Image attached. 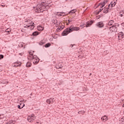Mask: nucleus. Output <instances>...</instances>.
I'll use <instances>...</instances> for the list:
<instances>
[{
  "mask_svg": "<svg viewBox=\"0 0 124 124\" xmlns=\"http://www.w3.org/2000/svg\"><path fill=\"white\" fill-rule=\"evenodd\" d=\"M48 8H49L48 4L46 3V2H43L41 4H37L35 11L38 13H40L44 11L43 9H48Z\"/></svg>",
  "mask_w": 124,
  "mask_h": 124,
  "instance_id": "1",
  "label": "nucleus"
},
{
  "mask_svg": "<svg viewBox=\"0 0 124 124\" xmlns=\"http://www.w3.org/2000/svg\"><path fill=\"white\" fill-rule=\"evenodd\" d=\"M30 56L28 57V60H34L33 63L34 64H37L39 62L40 60L36 55H33V53L31 52H29Z\"/></svg>",
  "mask_w": 124,
  "mask_h": 124,
  "instance_id": "2",
  "label": "nucleus"
},
{
  "mask_svg": "<svg viewBox=\"0 0 124 124\" xmlns=\"http://www.w3.org/2000/svg\"><path fill=\"white\" fill-rule=\"evenodd\" d=\"M120 25L118 23L114 24L113 26L109 28L108 31H109L108 32V33H112V32H117V31H118V27Z\"/></svg>",
  "mask_w": 124,
  "mask_h": 124,
  "instance_id": "3",
  "label": "nucleus"
},
{
  "mask_svg": "<svg viewBox=\"0 0 124 124\" xmlns=\"http://www.w3.org/2000/svg\"><path fill=\"white\" fill-rule=\"evenodd\" d=\"M72 31H73V25H72L70 27L65 29L62 32V35L63 36H64L65 35H67L68 33H70V32H72Z\"/></svg>",
  "mask_w": 124,
  "mask_h": 124,
  "instance_id": "4",
  "label": "nucleus"
},
{
  "mask_svg": "<svg viewBox=\"0 0 124 124\" xmlns=\"http://www.w3.org/2000/svg\"><path fill=\"white\" fill-rule=\"evenodd\" d=\"M95 26L97 28L102 29V28L104 27V23H103V21L99 22L95 24Z\"/></svg>",
  "mask_w": 124,
  "mask_h": 124,
  "instance_id": "5",
  "label": "nucleus"
},
{
  "mask_svg": "<svg viewBox=\"0 0 124 124\" xmlns=\"http://www.w3.org/2000/svg\"><path fill=\"white\" fill-rule=\"evenodd\" d=\"M110 4H108V8H105L103 10V13L107 14L108 12H110Z\"/></svg>",
  "mask_w": 124,
  "mask_h": 124,
  "instance_id": "6",
  "label": "nucleus"
},
{
  "mask_svg": "<svg viewBox=\"0 0 124 124\" xmlns=\"http://www.w3.org/2000/svg\"><path fill=\"white\" fill-rule=\"evenodd\" d=\"M94 22V21L91 20L90 21L87 22L86 23V28H88V27H91V26H92V24H93Z\"/></svg>",
  "mask_w": 124,
  "mask_h": 124,
  "instance_id": "7",
  "label": "nucleus"
},
{
  "mask_svg": "<svg viewBox=\"0 0 124 124\" xmlns=\"http://www.w3.org/2000/svg\"><path fill=\"white\" fill-rule=\"evenodd\" d=\"M34 23L33 22L32 24H31L29 25H26L27 28H30L31 30H33L34 29Z\"/></svg>",
  "mask_w": 124,
  "mask_h": 124,
  "instance_id": "8",
  "label": "nucleus"
},
{
  "mask_svg": "<svg viewBox=\"0 0 124 124\" xmlns=\"http://www.w3.org/2000/svg\"><path fill=\"white\" fill-rule=\"evenodd\" d=\"M46 42H47V41H46V40L44 39V40H41L39 43V45H41V46H42V45H44L45 44H46Z\"/></svg>",
  "mask_w": 124,
  "mask_h": 124,
  "instance_id": "9",
  "label": "nucleus"
},
{
  "mask_svg": "<svg viewBox=\"0 0 124 124\" xmlns=\"http://www.w3.org/2000/svg\"><path fill=\"white\" fill-rule=\"evenodd\" d=\"M101 119L102 120V122H106V121H108V117L106 116V115H105L103 116Z\"/></svg>",
  "mask_w": 124,
  "mask_h": 124,
  "instance_id": "10",
  "label": "nucleus"
},
{
  "mask_svg": "<svg viewBox=\"0 0 124 124\" xmlns=\"http://www.w3.org/2000/svg\"><path fill=\"white\" fill-rule=\"evenodd\" d=\"M52 21L53 23H54V24L56 25V27H59V26H60V23L58 22V20L57 19H53Z\"/></svg>",
  "mask_w": 124,
  "mask_h": 124,
  "instance_id": "11",
  "label": "nucleus"
},
{
  "mask_svg": "<svg viewBox=\"0 0 124 124\" xmlns=\"http://www.w3.org/2000/svg\"><path fill=\"white\" fill-rule=\"evenodd\" d=\"M80 30V27H74V26L73 25V31H78Z\"/></svg>",
  "mask_w": 124,
  "mask_h": 124,
  "instance_id": "12",
  "label": "nucleus"
},
{
  "mask_svg": "<svg viewBox=\"0 0 124 124\" xmlns=\"http://www.w3.org/2000/svg\"><path fill=\"white\" fill-rule=\"evenodd\" d=\"M30 118L31 119V121H32V122H33L34 120H35L36 119L35 116H34V114L31 115V116H30Z\"/></svg>",
  "mask_w": 124,
  "mask_h": 124,
  "instance_id": "13",
  "label": "nucleus"
},
{
  "mask_svg": "<svg viewBox=\"0 0 124 124\" xmlns=\"http://www.w3.org/2000/svg\"><path fill=\"white\" fill-rule=\"evenodd\" d=\"M15 66H21V65H22V63L18 61L15 62Z\"/></svg>",
  "mask_w": 124,
  "mask_h": 124,
  "instance_id": "14",
  "label": "nucleus"
},
{
  "mask_svg": "<svg viewBox=\"0 0 124 124\" xmlns=\"http://www.w3.org/2000/svg\"><path fill=\"white\" fill-rule=\"evenodd\" d=\"M21 105H22V103L20 104V105H18L17 106V108H18V109H22L25 107V104L22 103V107H21Z\"/></svg>",
  "mask_w": 124,
  "mask_h": 124,
  "instance_id": "15",
  "label": "nucleus"
},
{
  "mask_svg": "<svg viewBox=\"0 0 124 124\" xmlns=\"http://www.w3.org/2000/svg\"><path fill=\"white\" fill-rule=\"evenodd\" d=\"M62 66H63L62 65V63H60L56 66V68L57 69H60V68H62Z\"/></svg>",
  "mask_w": 124,
  "mask_h": 124,
  "instance_id": "16",
  "label": "nucleus"
},
{
  "mask_svg": "<svg viewBox=\"0 0 124 124\" xmlns=\"http://www.w3.org/2000/svg\"><path fill=\"white\" fill-rule=\"evenodd\" d=\"M119 16H121V17H123L124 16V11L122 10L120 11L119 13Z\"/></svg>",
  "mask_w": 124,
  "mask_h": 124,
  "instance_id": "17",
  "label": "nucleus"
},
{
  "mask_svg": "<svg viewBox=\"0 0 124 124\" xmlns=\"http://www.w3.org/2000/svg\"><path fill=\"white\" fill-rule=\"evenodd\" d=\"M64 28V26L62 25V26H61L59 27L57 29V31H61V30H63V29Z\"/></svg>",
  "mask_w": 124,
  "mask_h": 124,
  "instance_id": "18",
  "label": "nucleus"
},
{
  "mask_svg": "<svg viewBox=\"0 0 124 124\" xmlns=\"http://www.w3.org/2000/svg\"><path fill=\"white\" fill-rule=\"evenodd\" d=\"M38 31H43V30H44V28H43L42 26H39V27H38Z\"/></svg>",
  "mask_w": 124,
  "mask_h": 124,
  "instance_id": "19",
  "label": "nucleus"
},
{
  "mask_svg": "<svg viewBox=\"0 0 124 124\" xmlns=\"http://www.w3.org/2000/svg\"><path fill=\"white\" fill-rule=\"evenodd\" d=\"M51 46V44L49 43H47L44 46V47H45V48H48V47H50Z\"/></svg>",
  "mask_w": 124,
  "mask_h": 124,
  "instance_id": "20",
  "label": "nucleus"
},
{
  "mask_svg": "<svg viewBox=\"0 0 124 124\" xmlns=\"http://www.w3.org/2000/svg\"><path fill=\"white\" fill-rule=\"evenodd\" d=\"M123 36H124V32H119L118 36V38H120V37H123Z\"/></svg>",
  "mask_w": 124,
  "mask_h": 124,
  "instance_id": "21",
  "label": "nucleus"
},
{
  "mask_svg": "<svg viewBox=\"0 0 124 124\" xmlns=\"http://www.w3.org/2000/svg\"><path fill=\"white\" fill-rule=\"evenodd\" d=\"M116 3H116V1L111 2H110L111 7H113L114 6H115L116 5Z\"/></svg>",
  "mask_w": 124,
  "mask_h": 124,
  "instance_id": "22",
  "label": "nucleus"
},
{
  "mask_svg": "<svg viewBox=\"0 0 124 124\" xmlns=\"http://www.w3.org/2000/svg\"><path fill=\"white\" fill-rule=\"evenodd\" d=\"M113 24H114V20H110L109 21L108 25V26H112Z\"/></svg>",
  "mask_w": 124,
  "mask_h": 124,
  "instance_id": "23",
  "label": "nucleus"
},
{
  "mask_svg": "<svg viewBox=\"0 0 124 124\" xmlns=\"http://www.w3.org/2000/svg\"><path fill=\"white\" fill-rule=\"evenodd\" d=\"M31 23H32V21H31L30 20H28L25 21V24H28V25H30L31 24H32Z\"/></svg>",
  "mask_w": 124,
  "mask_h": 124,
  "instance_id": "24",
  "label": "nucleus"
},
{
  "mask_svg": "<svg viewBox=\"0 0 124 124\" xmlns=\"http://www.w3.org/2000/svg\"><path fill=\"white\" fill-rule=\"evenodd\" d=\"M31 63L30 62H27L26 63V67H31Z\"/></svg>",
  "mask_w": 124,
  "mask_h": 124,
  "instance_id": "25",
  "label": "nucleus"
},
{
  "mask_svg": "<svg viewBox=\"0 0 124 124\" xmlns=\"http://www.w3.org/2000/svg\"><path fill=\"white\" fill-rule=\"evenodd\" d=\"M32 35L33 36H36V35H38V31H35L32 33Z\"/></svg>",
  "mask_w": 124,
  "mask_h": 124,
  "instance_id": "26",
  "label": "nucleus"
},
{
  "mask_svg": "<svg viewBox=\"0 0 124 124\" xmlns=\"http://www.w3.org/2000/svg\"><path fill=\"white\" fill-rule=\"evenodd\" d=\"M76 12V9H74L71 10L69 13V14H73L74 13H75V12Z\"/></svg>",
  "mask_w": 124,
  "mask_h": 124,
  "instance_id": "27",
  "label": "nucleus"
},
{
  "mask_svg": "<svg viewBox=\"0 0 124 124\" xmlns=\"http://www.w3.org/2000/svg\"><path fill=\"white\" fill-rule=\"evenodd\" d=\"M10 31H11V29L10 28H8L4 32V33H5V32H10Z\"/></svg>",
  "mask_w": 124,
  "mask_h": 124,
  "instance_id": "28",
  "label": "nucleus"
},
{
  "mask_svg": "<svg viewBox=\"0 0 124 124\" xmlns=\"http://www.w3.org/2000/svg\"><path fill=\"white\" fill-rule=\"evenodd\" d=\"M27 121L29 122V123H31L32 121H31V119L30 117H28L27 119Z\"/></svg>",
  "mask_w": 124,
  "mask_h": 124,
  "instance_id": "29",
  "label": "nucleus"
},
{
  "mask_svg": "<svg viewBox=\"0 0 124 124\" xmlns=\"http://www.w3.org/2000/svg\"><path fill=\"white\" fill-rule=\"evenodd\" d=\"M46 102H47V103H48V104H50V103H51V100H50V99H47L46 100Z\"/></svg>",
  "mask_w": 124,
  "mask_h": 124,
  "instance_id": "30",
  "label": "nucleus"
},
{
  "mask_svg": "<svg viewBox=\"0 0 124 124\" xmlns=\"http://www.w3.org/2000/svg\"><path fill=\"white\" fill-rule=\"evenodd\" d=\"M84 113H85V111L84 110H81L78 112V114H84Z\"/></svg>",
  "mask_w": 124,
  "mask_h": 124,
  "instance_id": "31",
  "label": "nucleus"
},
{
  "mask_svg": "<svg viewBox=\"0 0 124 124\" xmlns=\"http://www.w3.org/2000/svg\"><path fill=\"white\" fill-rule=\"evenodd\" d=\"M107 2H108V0H104L103 3L105 5V4H106Z\"/></svg>",
  "mask_w": 124,
  "mask_h": 124,
  "instance_id": "32",
  "label": "nucleus"
},
{
  "mask_svg": "<svg viewBox=\"0 0 124 124\" xmlns=\"http://www.w3.org/2000/svg\"><path fill=\"white\" fill-rule=\"evenodd\" d=\"M105 5L104 4H103V3H101V5H100V8H102L103 7H104V6H105Z\"/></svg>",
  "mask_w": 124,
  "mask_h": 124,
  "instance_id": "33",
  "label": "nucleus"
},
{
  "mask_svg": "<svg viewBox=\"0 0 124 124\" xmlns=\"http://www.w3.org/2000/svg\"><path fill=\"white\" fill-rule=\"evenodd\" d=\"M121 122H122V124H124V117L121 118L120 119Z\"/></svg>",
  "mask_w": 124,
  "mask_h": 124,
  "instance_id": "34",
  "label": "nucleus"
},
{
  "mask_svg": "<svg viewBox=\"0 0 124 124\" xmlns=\"http://www.w3.org/2000/svg\"><path fill=\"white\" fill-rule=\"evenodd\" d=\"M1 6H2V7H5V6L7 7V5L3 4V3H1Z\"/></svg>",
  "mask_w": 124,
  "mask_h": 124,
  "instance_id": "35",
  "label": "nucleus"
},
{
  "mask_svg": "<svg viewBox=\"0 0 124 124\" xmlns=\"http://www.w3.org/2000/svg\"><path fill=\"white\" fill-rule=\"evenodd\" d=\"M80 27L83 29V28H85V24H81Z\"/></svg>",
  "mask_w": 124,
  "mask_h": 124,
  "instance_id": "36",
  "label": "nucleus"
},
{
  "mask_svg": "<svg viewBox=\"0 0 124 124\" xmlns=\"http://www.w3.org/2000/svg\"><path fill=\"white\" fill-rule=\"evenodd\" d=\"M68 24L70 23V22H72V19H69L68 20Z\"/></svg>",
  "mask_w": 124,
  "mask_h": 124,
  "instance_id": "37",
  "label": "nucleus"
},
{
  "mask_svg": "<svg viewBox=\"0 0 124 124\" xmlns=\"http://www.w3.org/2000/svg\"><path fill=\"white\" fill-rule=\"evenodd\" d=\"M3 55H0V60H1L2 59H3Z\"/></svg>",
  "mask_w": 124,
  "mask_h": 124,
  "instance_id": "38",
  "label": "nucleus"
},
{
  "mask_svg": "<svg viewBox=\"0 0 124 124\" xmlns=\"http://www.w3.org/2000/svg\"><path fill=\"white\" fill-rule=\"evenodd\" d=\"M50 99L51 102H54V98H51Z\"/></svg>",
  "mask_w": 124,
  "mask_h": 124,
  "instance_id": "39",
  "label": "nucleus"
},
{
  "mask_svg": "<svg viewBox=\"0 0 124 124\" xmlns=\"http://www.w3.org/2000/svg\"><path fill=\"white\" fill-rule=\"evenodd\" d=\"M8 82H4L2 81L1 82V84H8Z\"/></svg>",
  "mask_w": 124,
  "mask_h": 124,
  "instance_id": "40",
  "label": "nucleus"
},
{
  "mask_svg": "<svg viewBox=\"0 0 124 124\" xmlns=\"http://www.w3.org/2000/svg\"><path fill=\"white\" fill-rule=\"evenodd\" d=\"M102 10H103V8H101L99 9V12H101V11H102Z\"/></svg>",
  "mask_w": 124,
  "mask_h": 124,
  "instance_id": "41",
  "label": "nucleus"
},
{
  "mask_svg": "<svg viewBox=\"0 0 124 124\" xmlns=\"http://www.w3.org/2000/svg\"><path fill=\"white\" fill-rule=\"evenodd\" d=\"M101 4V3H100L97 5V7H99V6H100Z\"/></svg>",
  "mask_w": 124,
  "mask_h": 124,
  "instance_id": "42",
  "label": "nucleus"
},
{
  "mask_svg": "<svg viewBox=\"0 0 124 124\" xmlns=\"http://www.w3.org/2000/svg\"><path fill=\"white\" fill-rule=\"evenodd\" d=\"M9 124H13V121H10Z\"/></svg>",
  "mask_w": 124,
  "mask_h": 124,
  "instance_id": "43",
  "label": "nucleus"
},
{
  "mask_svg": "<svg viewBox=\"0 0 124 124\" xmlns=\"http://www.w3.org/2000/svg\"><path fill=\"white\" fill-rule=\"evenodd\" d=\"M59 16H63V15H62V14H60L59 15Z\"/></svg>",
  "mask_w": 124,
  "mask_h": 124,
  "instance_id": "44",
  "label": "nucleus"
},
{
  "mask_svg": "<svg viewBox=\"0 0 124 124\" xmlns=\"http://www.w3.org/2000/svg\"><path fill=\"white\" fill-rule=\"evenodd\" d=\"M74 45H75V44L74 45H70V47H71V48H72V47H73Z\"/></svg>",
  "mask_w": 124,
  "mask_h": 124,
  "instance_id": "45",
  "label": "nucleus"
},
{
  "mask_svg": "<svg viewBox=\"0 0 124 124\" xmlns=\"http://www.w3.org/2000/svg\"><path fill=\"white\" fill-rule=\"evenodd\" d=\"M99 13H100V12H99V11H98V12H97V15H98Z\"/></svg>",
  "mask_w": 124,
  "mask_h": 124,
  "instance_id": "46",
  "label": "nucleus"
},
{
  "mask_svg": "<svg viewBox=\"0 0 124 124\" xmlns=\"http://www.w3.org/2000/svg\"><path fill=\"white\" fill-rule=\"evenodd\" d=\"M122 26H123V27H124V23H122Z\"/></svg>",
  "mask_w": 124,
  "mask_h": 124,
  "instance_id": "47",
  "label": "nucleus"
},
{
  "mask_svg": "<svg viewBox=\"0 0 124 124\" xmlns=\"http://www.w3.org/2000/svg\"><path fill=\"white\" fill-rule=\"evenodd\" d=\"M24 28H28V26H27V25H26L25 26H24Z\"/></svg>",
  "mask_w": 124,
  "mask_h": 124,
  "instance_id": "48",
  "label": "nucleus"
},
{
  "mask_svg": "<svg viewBox=\"0 0 124 124\" xmlns=\"http://www.w3.org/2000/svg\"><path fill=\"white\" fill-rule=\"evenodd\" d=\"M21 107H23V104L21 105Z\"/></svg>",
  "mask_w": 124,
  "mask_h": 124,
  "instance_id": "49",
  "label": "nucleus"
},
{
  "mask_svg": "<svg viewBox=\"0 0 124 124\" xmlns=\"http://www.w3.org/2000/svg\"><path fill=\"white\" fill-rule=\"evenodd\" d=\"M91 75H92V73H90V76H91Z\"/></svg>",
  "mask_w": 124,
  "mask_h": 124,
  "instance_id": "50",
  "label": "nucleus"
},
{
  "mask_svg": "<svg viewBox=\"0 0 124 124\" xmlns=\"http://www.w3.org/2000/svg\"><path fill=\"white\" fill-rule=\"evenodd\" d=\"M30 95H32V93L30 94Z\"/></svg>",
  "mask_w": 124,
  "mask_h": 124,
  "instance_id": "51",
  "label": "nucleus"
}]
</instances>
